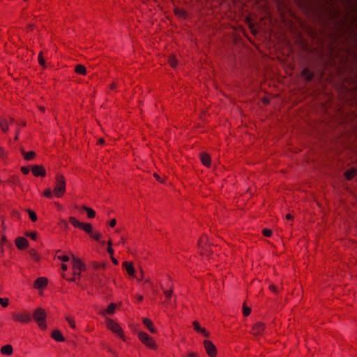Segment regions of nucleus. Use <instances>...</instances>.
Returning <instances> with one entry per match:
<instances>
[{
    "instance_id": "1",
    "label": "nucleus",
    "mask_w": 357,
    "mask_h": 357,
    "mask_svg": "<svg viewBox=\"0 0 357 357\" xmlns=\"http://www.w3.org/2000/svg\"><path fill=\"white\" fill-rule=\"evenodd\" d=\"M32 319L38 324V327L42 330H46L47 328L46 323L47 312L42 307L36 308L31 315Z\"/></svg>"
},
{
    "instance_id": "2",
    "label": "nucleus",
    "mask_w": 357,
    "mask_h": 357,
    "mask_svg": "<svg viewBox=\"0 0 357 357\" xmlns=\"http://www.w3.org/2000/svg\"><path fill=\"white\" fill-rule=\"evenodd\" d=\"M11 319L15 323L29 324L32 321L31 314L26 310L15 311L11 313Z\"/></svg>"
},
{
    "instance_id": "3",
    "label": "nucleus",
    "mask_w": 357,
    "mask_h": 357,
    "mask_svg": "<svg viewBox=\"0 0 357 357\" xmlns=\"http://www.w3.org/2000/svg\"><path fill=\"white\" fill-rule=\"evenodd\" d=\"M55 186L53 190V193L57 197H61L66 192V178L61 174H57L55 176Z\"/></svg>"
},
{
    "instance_id": "4",
    "label": "nucleus",
    "mask_w": 357,
    "mask_h": 357,
    "mask_svg": "<svg viewBox=\"0 0 357 357\" xmlns=\"http://www.w3.org/2000/svg\"><path fill=\"white\" fill-rule=\"evenodd\" d=\"M138 338L145 346L149 349L153 350L157 349V344L155 341L146 332L140 331L138 333Z\"/></svg>"
},
{
    "instance_id": "5",
    "label": "nucleus",
    "mask_w": 357,
    "mask_h": 357,
    "mask_svg": "<svg viewBox=\"0 0 357 357\" xmlns=\"http://www.w3.org/2000/svg\"><path fill=\"white\" fill-rule=\"evenodd\" d=\"M107 327L112 331L114 333H116L121 339L125 340V335L123 332L121 327L118 323L114 320L107 318L106 319Z\"/></svg>"
},
{
    "instance_id": "6",
    "label": "nucleus",
    "mask_w": 357,
    "mask_h": 357,
    "mask_svg": "<svg viewBox=\"0 0 357 357\" xmlns=\"http://www.w3.org/2000/svg\"><path fill=\"white\" fill-rule=\"evenodd\" d=\"M204 349L206 350V354L210 357H216L217 356V349L214 344L208 340H205L203 342Z\"/></svg>"
},
{
    "instance_id": "7",
    "label": "nucleus",
    "mask_w": 357,
    "mask_h": 357,
    "mask_svg": "<svg viewBox=\"0 0 357 357\" xmlns=\"http://www.w3.org/2000/svg\"><path fill=\"white\" fill-rule=\"evenodd\" d=\"M32 174L36 176L45 177L46 175V170L43 165H35L31 167Z\"/></svg>"
},
{
    "instance_id": "8",
    "label": "nucleus",
    "mask_w": 357,
    "mask_h": 357,
    "mask_svg": "<svg viewBox=\"0 0 357 357\" xmlns=\"http://www.w3.org/2000/svg\"><path fill=\"white\" fill-rule=\"evenodd\" d=\"M265 330V324L262 322H257L252 328L251 333L253 335H261Z\"/></svg>"
},
{
    "instance_id": "9",
    "label": "nucleus",
    "mask_w": 357,
    "mask_h": 357,
    "mask_svg": "<svg viewBox=\"0 0 357 357\" xmlns=\"http://www.w3.org/2000/svg\"><path fill=\"white\" fill-rule=\"evenodd\" d=\"M48 284V280L45 277H40L37 278L33 284V288L36 289H43L47 287Z\"/></svg>"
},
{
    "instance_id": "10",
    "label": "nucleus",
    "mask_w": 357,
    "mask_h": 357,
    "mask_svg": "<svg viewBox=\"0 0 357 357\" xmlns=\"http://www.w3.org/2000/svg\"><path fill=\"white\" fill-rule=\"evenodd\" d=\"M73 270H77L79 271H84L86 270V266L82 261L78 258L73 256Z\"/></svg>"
},
{
    "instance_id": "11",
    "label": "nucleus",
    "mask_w": 357,
    "mask_h": 357,
    "mask_svg": "<svg viewBox=\"0 0 357 357\" xmlns=\"http://www.w3.org/2000/svg\"><path fill=\"white\" fill-rule=\"evenodd\" d=\"M208 244V237L205 235L202 236L198 241V248L201 255H204V254H207V250L204 251V250L205 245Z\"/></svg>"
},
{
    "instance_id": "12",
    "label": "nucleus",
    "mask_w": 357,
    "mask_h": 357,
    "mask_svg": "<svg viewBox=\"0 0 357 357\" xmlns=\"http://www.w3.org/2000/svg\"><path fill=\"white\" fill-rule=\"evenodd\" d=\"M16 247L21 250H25L29 246V242L26 238L24 237H17L15 240Z\"/></svg>"
},
{
    "instance_id": "13",
    "label": "nucleus",
    "mask_w": 357,
    "mask_h": 357,
    "mask_svg": "<svg viewBox=\"0 0 357 357\" xmlns=\"http://www.w3.org/2000/svg\"><path fill=\"white\" fill-rule=\"evenodd\" d=\"M192 325H193V326H194V329H195L197 332H198V333H200L203 334V335H204V336H205V337H209V335H210L209 333L206 330V328H202V327L200 326L199 323L197 321H193Z\"/></svg>"
},
{
    "instance_id": "14",
    "label": "nucleus",
    "mask_w": 357,
    "mask_h": 357,
    "mask_svg": "<svg viewBox=\"0 0 357 357\" xmlns=\"http://www.w3.org/2000/svg\"><path fill=\"white\" fill-rule=\"evenodd\" d=\"M123 267L126 269L128 275L132 276L135 275V268L132 262L126 261L123 263Z\"/></svg>"
},
{
    "instance_id": "15",
    "label": "nucleus",
    "mask_w": 357,
    "mask_h": 357,
    "mask_svg": "<svg viewBox=\"0 0 357 357\" xmlns=\"http://www.w3.org/2000/svg\"><path fill=\"white\" fill-rule=\"evenodd\" d=\"M200 159H201L202 163L204 166H206L207 167H209L211 166V156L208 153H202L200 154Z\"/></svg>"
},
{
    "instance_id": "16",
    "label": "nucleus",
    "mask_w": 357,
    "mask_h": 357,
    "mask_svg": "<svg viewBox=\"0 0 357 357\" xmlns=\"http://www.w3.org/2000/svg\"><path fill=\"white\" fill-rule=\"evenodd\" d=\"M0 352L2 355L11 356L13 353V346L11 344H6L1 348Z\"/></svg>"
},
{
    "instance_id": "17",
    "label": "nucleus",
    "mask_w": 357,
    "mask_h": 357,
    "mask_svg": "<svg viewBox=\"0 0 357 357\" xmlns=\"http://www.w3.org/2000/svg\"><path fill=\"white\" fill-rule=\"evenodd\" d=\"M51 337L57 342H64L65 338L59 330H54Z\"/></svg>"
},
{
    "instance_id": "18",
    "label": "nucleus",
    "mask_w": 357,
    "mask_h": 357,
    "mask_svg": "<svg viewBox=\"0 0 357 357\" xmlns=\"http://www.w3.org/2000/svg\"><path fill=\"white\" fill-rule=\"evenodd\" d=\"M142 321L143 324L146 326V327L149 330V331L151 333H156V330L153 327V324L151 319H149V318H144Z\"/></svg>"
},
{
    "instance_id": "19",
    "label": "nucleus",
    "mask_w": 357,
    "mask_h": 357,
    "mask_svg": "<svg viewBox=\"0 0 357 357\" xmlns=\"http://www.w3.org/2000/svg\"><path fill=\"white\" fill-rule=\"evenodd\" d=\"M346 179L352 180L357 175V170L354 168L347 170L344 174Z\"/></svg>"
},
{
    "instance_id": "20",
    "label": "nucleus",
    "mask_w": 357,
    "mask_h": 357,
    "mask_svg": "<svg viewBox=\"0 0 357 357\" xmlns=\"http://www.w3.org/2000/svg\"><path fill=\"white\" fill-rule=\"evenodd\" d=\"M301 75L303 77H305V81L307 82H310L312 80L313 77H314V73H310L309 71V69L307 68H305L302 71H301Z\"/></svg>"
},
{
    "instance_id": "21",
    "label": "nucleus",
    "mask_w": 357,
    "mask_h": 357,
    "mask_svg": "<svg viewBox=\"0 0 357 357\" xmlns=\"http://www.w3.org/2000/svg\"><path fill=\"white\" fill-rule=\"evenodd\" d=\"M80 229H83L86 233L89 234V235L92 234L93 227L91 223L82 222Z\"/></svg>"
},
{
    "instance_id": "22",
    "label": "nucleus",
    "mask_w": 357,
    "mask_h": 357,
    "mask_svg": "<svg viewBox=\"0 0 357 357\" xmlns=\"http://www.w3.org/2000/svg\"><path fill=\"white\" fill-rule=\"evenodd\" d=\"M174 12L176 15L181 18H185L187 16V12L183 8H175Z\"/></svg>"
},
{
    "instance_id": "23",
    "label": "nucleus",
    "mask_w": 357,
    "mask_h": 357,
    "mask_svg": "<svg viewBox=\"0 0 357 357\" xmlns=\"http://www.w3.org/2000/svg\"><path fill=\"white\" fill-rule=\"evenodd\" d=\"M75 71L77 74L85 75L86 74V68L84 66L78 64L75 67Z\"/></svg>"
},
{
    "instance_id": "24",
    "label": "nucleus",
    "mask_w": 357,
    "mask_h": 357,
    "mask_svg": "<svg viewBox=\"0 0 357 357\" xmlns=\"http://www.w3.org/2000/svg\"><path fill=\"white\" fill-rule=\"evenodd\" d=\"M82 209L87 213V216L89 218H93L96 216V212L91 208H89L86 206L83 205Z\"/></svg>"
},
{
    "instance_id": "25",
    "label": "nucleus",
    "mask_w": 357,
    "mask_h": 357,
    "mask_svg": "<svg viewBox=\"0 0 357 357\" xmlns=\"http://www.w3.org/2000/svg\"><path fill=\"white\" fill-rule=\"evenodd\" d=\"M22 154L24 155V158L26 160H31L34 158L36 155V153L33 151H30L28 152H25L24 151H22Z\"/></svg>"
},
{
    "instance_id": "26",
    "label": "nucleus",
    "mask_w": 357,
    "mask_h": 357,
    "mask_svg": "<svg viewBox=\"0 0 357 357\" xmlns=\"http://www.w3.org/2000/svg\"><path fill=\"white\" fill-rule=\"evenodd\" d=\"M0 127L3 132H6L8 130V124L6 119L0 118Z\"/></svg>"
},
{
    "instance_id": "27",
    "label": "nucleus",
    "mask_w": 357,
    "mask_h": 357,
    "mask_svg": "<svg viewBox=\"0 0 357 357\" xmlns=\"http://www.w3.org/2000/svg\"><path fill=\"white\" fill-rule=\"evenodd\" d=\"M168 63L172 68H176L178 65L177 60L175 56L173 54L169 56Z\"/></svg>"
},
{
    "instance_id": "28",
    "label": "nucleus",
    "mask_w": 357,
    "mask_h": 357,
    "mask_svg": "<svg viewBox=\"0 0 357 357\" xmlns=\"http://www.w3.org/2000/svg\"><path fill=\"white\" fill-rule=\"evenodd\" d=\"M116 303H111L107 308L106 309L105 312L107 314H114L115 310H116Z\"/></svg>"
},
{
    "instance_id": "29",
    "label": "nucleus",
    "mask_w": 357,
    "mask_h": 357,
    "mask_svg": "<svg viewBox=\"0 0 357 357\" xmlns=\"http://www.w3.org/2000/svg\"><path fill=\"white\" fill-rule=\"evenodd\" d=\"M69 222L75 227L77 228H80L82 222L78 221L75 217H70Z\"/></svg>"
},
{
    "instance_id": "30",
    "label": "nucleus",
    "mask_w": 357,
    "mask_h": 357,
    "mask_svg": "<svg viewBox=\"0 0 357 357\" xmlns=\"http://www.w3.org/2000/svg\"><path fill=\"white\" fill-rule=\"evenodd\" d=\"M26 211L28 213L29 218L32 222H36L37 220V219H38L37 215L33 211H32L29 208H27V209H26Z\"/></svg>"
},
{
    "instance_id": "31",
    "label": "nucleus",
    "mask_w": 357,
    "mask_h": 357,
    "mask_svg": "<svg viewBox=\"0 0 357 357\" xmlns=\"http://www.w3.org/2000/svg\"><path fill=\"white\" fill-rule=\"evenodd\" d=\"M65 319L69 324L70 326L73 329H75L76 328L75 321V320H74V319L73 317H71L70 316H66L65 317Z\"/></svg>"
},
{
    "instance_id": "32",
    "label": "nucleus",
    "mask_w": 357,
    "mask_h": 357,
    "mask_svg": "<svg viewBox=\"0 0 357 357\" xmlns=\"http://www.w3.org/2000/svg\"><path fill=\"white\" fill-rule=\"evenodd\" d=\"M173 287L174 285L172 284L170 287V289L169 290L167 289H163V293L166 297L167 299H169L173 294Z\"/></svg>"
},
{
    "instance_id": "33",
    "label": "nucleus",
    "mask_w": 357,
    "mask_h": 357,
    "mask_svg": "<svg viewBox=\"0 0 357 357\" xmlns=\"http://www.w3.org/2000/svg\"><path fill=\"white\" fill-rule=\"evenodd\" d=\"M24 235L27 237L31 238L33 240H36L38 236V233L36 231H26Z\"/></svg>"
},
{
    "instance_id": "34",
    "label": "nucleus",
    "mask_w": 357,
    "mask_h": 357,
    "mask_svg": "<svg viewBox=\"0 0 357 357\" xmlns=\"http://www.w3.org/2000/svg\"><path fill=\"white\" fill-rule=\"evenodd\" d=\"M29 255L34 259L35 261H38L40 260L38 252L35 249H31L29 250Z\"/></svg>"
},
{
    "instance_id": "35",
    "label": "nucleus",
    "mask_w": 357,
    "mask_h": 357,
    "mask_svg": "<svg viewBox=\"0 0 357 357\" xmlns=\"http://www.w3.org/2000/svg\"><path fill=\"white\" fill-rule=\"evenodd\" d=\"M251 313V308L247 306L245 303L243 305V314L245 317H248Z\"/></svg>"
},
{
    "instance_id": "36",
    "label": "nucleus",
    "mask_w": 357,
    "mask_h": 357,
    "mask_svg": "<svg viewBox=\"0 0 357 357\" xmlns=\"http://www.w3.org/2000/svg\"><path fill=\"white\" fill-rule=\"evenodd\" d=\"M90 236L96 241H100V238L102 237V234L98 231L92 232V234Z\"/></svg>"
},
{
    "instance_id": "37",
    "label": "nucleus",
    "mask_w": 357,
    "mask_h": 357,
    "mask_svg": "<svg viewBox=\"0 0 357 357\" xmlns=\"http://www.w3.org/2000/svg\"><path fill=\"white\" fill-rule=\"evenodd\" d=\"M91 266L95 269H98L100 268H105V264L104 263L101 264V263H99V262H97V261H93L91 263Z\"/></svg>"
},
{
    "instance_id": "38",
    "label": "nucleus",
    "mask_w": 357,
    "mask_h": 357,
    "mask_svg": "<svg viewBox=\"0 0 357 357\" xmlns=\"http://www.w3.org/2000/svg\"><path fill=\"white\" fill-rule=\"evenodd\" d=\"M38 63L40 66H42L43 68L45 67V61L43 56V52H40L38 56Z\"/></svg>"
},
{
    "instance_id": "39",
    "label": "nucleus",
    "mask_w": 357,
    "mask_h": 357,
    "mask_svg": "<svg viewBox=\"0 0 357 357\" xmlns=\"http://www.w3.org/2000/svg\"><path fill=\"white\" fill-rule=\"evenodd\" d=\"M8 304H9L8 298H0V305L3 307H8Z\"/></svg>"
},
{
    "instance_id": "40",
    "label": "nucleus",
    "mask_w": 357,
    "mask_h": 357,
    "mask_svg": "<svg viewBox=\"0 0 357 357\" xmlns=\"http://www.w3.org/2000/svg\"><path fill=\"white\" fill-rule=\"evenodd\" d=\"M112 242L111 240H109L107 241V252L110 255H112L114 254V250L112 249Z\"/></svg>"
},
{
    "instance_id": "41",
    "label": "nucleus",
    "mask_w": 357,
    "mask_h": 357,
    "mask_svg": "<svg viewBox=\"0 0 357 357\" xmlns=\"http://www.w3.org/2000/svg\"><path fill=\"white\" fill-rule=\"evenodd\" d=\"M262 234L264 236L270 237L272 235L273 231L271 229L266 228L262 230Z\"/></svg>"
},
{
    "instance_id": "42",
    "label": "nucleus",
    "mask_w": 357,
    "mask_h": 357,
    "mask_svg": "<svg viewBox=\"0 0 357 357\" xmlns=\"http://www.w3.org/2000/svg\"><path fill=\"white\" fill-rule=\"evenodd\" d=\"M52 192L53 191L48 188L44 191L43 195L47 198H51L52 197Z\"/></svg>"
},
{
    "instance_id": "43",
    "label": "nucleus",
    "mask_w": 357,
    "mask_h": 357,
    "mask_svg": "<svg viewBox=\"0 0 357 357\" xmlns=\"http://www.w3.org/2000/svg\"><path fill=\"white\" fill-rule=\"evenodd\" d=\"M58 259L62 261L66 262L69 261V257L67 255L58 256Z\"/></svg>"
},
{
    "instance_id": "44",
    "label": "nucleus",
    "mask_w": 357,
    "mask_h": 357,
    "mask_svg": "<svg viewBox=\"0 0 357 357\" xmlns=\"http://www.w3.org/2000/svg\"><path fill=\"white\" fill-rule=\"evenodd\" d=\"M21 172L24 174H28L29 173V172H30V169H29V167H22L21 168Z\"/></svg>"
},
{
    "instance_id": "45",
    "label": "nucleus",
    "mask_w": 357,
    "mask_h": 357,
    "mask_svg": "<svg viewBox=\"0 0 357 357\" xmlns=\"http://www.w3.org/2000/svg\"><path fill=\"white\" fill-rule=\"evenodd\" d=\"M6 155L5 150L0 146V158L3 159Z\"/></svg>"
},
{
    "instance_id": "46",
    "label": "nucleus",
    "mask_w": 357,
    "mask_h": 357,
    "mask_svg": "<svg viewBox=\"0 0 357 357\" xmlns=\"http://www.w3.org/2000/svg\"><path fill=\"white\" fill-rule=\"evenodd\" d=\"M268 288H269V289L271 291H272L275 294H278V289L276 288V287L275 285L271 284Z\"/></svg>"
},
{
    "instance_id": "47",
    "label": "nucleus",
    "mask_w": 357,
    "mask_h": 357,
    "mask_svg": "<svg viewBox=\"0 0 357 357\" xmlns=\"http://www.w3.org/2000/svg\"><path fill=\"white\" fill-rule=\"evenodd\" d=\"M206 250H207V254H204V255H208L212 252L211 248V245L208 244L207 245H205L204 251H206Z\"/></svg>"
},
{
    "instance_id": "48",
    "label": "nucleus",
    "mask_w": 357,
    "mask_h": 357,
    "mask_svg": "<svg viewBox=\"0 0 357 357\" xmlns=\"http://www.w3.org/2000/svg\"><path fill=\"white\" fill-rule=\"evenodd\" d=\"M153 176H154V177L156 178V180H157L158 181H159L160 183H164V181L160 178V176L158 174L154 173V174H153Z\"/></svg>"
},
{
    "instance_id": "49",
    "label": "nucleus",
    "mask_w": 357,
    "mask_h": 357,
    "mask_svg": "<svg viewBox=\"0 0 357 357\" xmlns=\"http://www.w3.org/2000/svg\"><path fill=\"white\" fill-rule=\"evenodd\" d=\"M110 258H111V260L113 262V264H114L115 265L119 264L118 260L115 257H113V255H110Z\"/></svg>"
},
{
    "instance_id": "50",
    "label": "nucleus",
    "mask_w": 357,
    "mask_h": 357,
    "mask_svg": "<svg viewBox=\"0 0 357 357\" xmlns=\"http://www.w3.org/2000/svg\"><path fill=\"white\" fill-rule=\"evenodd\" d=\"M116 224V220L115 219H112L109 222V226L111 227H114Z\"/></svg>"
},
{
    "instance_id": "51",
    "label": "nucleus",
    "mask_w": 357,
    "mask_h": 357,
    "mask_svg": "<svg viewBox=\"0 0 357 357\" xmlns=\"http://www.w3.org/2000/svg\"><path fill=\"white\" fill-rule=\"evenodd\" d=\"M11 181L13 183H15V184H17L18 182H19V179L17 176H13L11 179Z\"/></svg>"
},
{
    "instance_id": "52",
    "label": "nucleus",
    "mask_w": 357,
    "mask_h": 357,
    "mask_svg": "<svg viewBox=\"0 0 357 357\" xmlns=\"http://www.w3.org/2000/svg\"><path fill=\"white\" fill-rule=\"evenodd\" d=\"M61 223L63 225V227L67 229L68 227V225L65 220H61Z\"/></svg>"
},
{
    "instance_id": "53",
    "label": "nucleus",
    "mask_w": 357,
    "mask_h": 357,
    "mask_svg": "<svg viewBox=\"0 0 357 357\" xmlns=\"http://www.w3.org/2000/svg\"><path fill=\"white\" fill-rule=\"evenodd\" d=\"M188 357H197V354L196 353H194V352H189L188 354Z\"/></svg>"
},
{
    "instance_id": "54",
    "label": "nucleus",
    "mask_w": 357,
    "mask_h": 357,
    "mask_svg": "<svg viewBox=\"0 0 357 357\" xmlns=\"http://www.w3.org/2000/svg\"><path fill=\"white\" fill-rule=\"evenodd\" d=\"M285 218L287 220H293L294 217L290 213H288L286 215Z\"/></svg>"
},
{
    "instance_id": "55",
    "label": "nucleus",
    "mask_w": 357,
    "mask_h": 357,
    "mask_svg": "<svg viewBox=\"0 0 357 357\" xmlns=\"http://www.w3.org/2000/svg\"><path fill=\"white\" fill-rule=\"evenodd\" d=\"M7 242V239L5 235H2L1 237V243L5 244Z\"/></svg>"
},
{
    "instance_id": "56",
    "label": "nucleus",
    "mask_w": 357,
    "mask_h": 357,
    "mask_svg": "<svg viewBox=\"0 0 357 357\" xmlns=\"http://www.w3.org/2000/svg\"><path fill=\"white\" fill-rule=\"evenodd\" d=\"M73 274H74V275H78L79 277H80L81 271H79L77 270H74L73 271Z\"/></svg>"
},
{
    "instance_id": "57",
    "label": "nucleus",
    "mask_w": 357,
    "mask_h": 357,
    "mask_svg": "<svg viewBox=\"0 0 357 357\" xmlns=\"http://www.w3.org/2000/svg\"><path fill=\"white\" fill-rule=\"evenodd\" d=\"M117 84L116 82H112L110 85V89L114 90L116 87Z\"/></svg>"
},
{
    "instance_id": "58",
    "label": "nucleus",
    "mask_w": 357,
    "mask_h": 357,
    "mask_svg": "<svg viewBox=\"0 0 357 357\" xmlns=\"http://www.w3.org/2000/svg\"><path fill=\"white\" fill-rule=\"evenodd\" d=\"M105 143V139L103 138H100L98 141V144H103Z\"/></svg>"
},
{
    "instance_id": "59",
    "label": "nucleus",
    "mask_w": 357,
    "mask_h": 357,
    "mask_svg": "<svg viewBox=\"0 0 357 357\" xmlns=\"http://www.w3.org/2000/svg\"><path fill=\"white\" fill-rule=\"evenodd\" d=\"M108 351L109 352H111L112 354V355L114 356V357H116L117 356V354L116 353V351H114V350H112V349H109Z\"/></svg>"
},
{
    "instance_id": "60",
    "label": "nucleus",
    "mask_w": 357,
    "mask_h": 357,
    "mask_svg": "<svg viewBox=\"0 0 357 357\" xmlns=\"http://www.w3.org/2000/svg\"><path fill=\"white\" fill-rule=\"evenodd\" d=\"M13 215L16 216L17 218H20V213L16 211H13Z\"/></svg>"
},
{
    "instance_id": "61",
    "label": "nucleus",
    "mask_w": 357,
    "mask_h": 357,
    "mask_svg": "<svg viewBox=\"0 0 357 357\" xmlns=\"http://www.w3.org/2000/svg\"><path fill=\"white\" fill-rule=\"evenodd\" d=\"M67 268H68L67 265H66L65 264H63L61 265V269H62L63 271H66V270H67Z\"/></svg>"
},
{
    "instance_id": "62",
    "label": "nucleus",
    "mask_w": 357,
    "mask_h": 357,
    "mask_svg": "<svg viewBox=\"0 0 357 357\" xmlns=\"http://www.w3.org/2000/svg\"><path fill=\"white\" fill-rule=\"evenodd\" d=\"M262 102H263L264 104H268V103H269V100H268L267 98H264L262 99Z\"/></svg>"
},
{
    "instance_id": "63",
    "label": "nucleus",
    "mask_w": 357,
    "mask_h": 357,
    "mask_svg": "<svg viewBox=\"0 0 357 357\" xmlns=\"http://www.w3.org/2000/svg\"><path fill=\"white\" fill-rule=\"evenodd\" d=\"M38 109H39V110H40V112H45V107H44L43 106H39V107H38Z\"/></svg>"
},
{
    "instance_id": "64",
    "label": "nucleus",
    "mask_w": 357,
    "mask_h": 357,
    "mask_svg": "<svg viewBox=\"0 0 357 357\" xmlns=\"http://www.w3.org/2000/svg\"><path fill=\"white\" fill-rule=\"evenodd\" d=\"M138 301L141 302L143 300V296L139 295L137 297Z\"/></svg>"
}]
</instances>
